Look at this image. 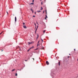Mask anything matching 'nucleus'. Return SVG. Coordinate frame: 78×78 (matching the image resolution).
Wrapping results in <instances>:
<instances>
[{
	"label": "nucleus",
	"mask_w": 78,
	"mask_h": 78,
	"mask_svg": "<svg viewBox=\"0 0 78 78\" xmlns=\"http://www.w3.org/2000/svg\"><path fill=\"white\" fill-rule=\"evenodd\" d=\"M42 4H43V2H42L41 3V5H42Z\"/></svg>",
	"instance_id": "24"
},
{
	"label": "nucleus",
	"mask_w": 78,
	"mask_h": 78,
	"mask_svg": "<svg viewBox=\"0 0 78 78\" xmlns=\"http://www.w3.org/2000/svg\"><path fill=\"white\" fill-rule=\"evenodd\" d=\"M45 12H46V13H47V10L45 11Z\"/></svg>",
	"instance_id": "31"
},
{
	"label": "nucleus",
	"mask_w": 78,
	"mask_h": 78,
	"mask_svg": "<svg viewBox=\"0 0 78 78\" xmlns=\"http://www.w3.org/2000/svg\"><path fill=\"white\" fill-rule=\"evenodd\" d=\"M41 10H42L43 9V8H42V7H41Z\"/></svg>",
	"instance_id": "12"
},
{
	"label": "nucleus",
	"mask_w": 78,
	"mask_h": 78,
	"mask_svg": "<svg viewBox=\"0 0 78 78\" xmlns=\"http://www.w3.org/2000/svg\"><path fill=\"white\" fill-rule=\"evenodd\" d=\"M37 28H38V26H37Z\"/></svg>",
	"instance_id": "32"
},
{
	"label": "nucleus",
	"mask_w": 78,
	"mask_h": 78,
	"mask_svg": "<svg viewBox=\"0 0 78 78\" xmlns=\"http://www.w3.org/2000/svg\"><path fill=\"white\" fill-rule=\"evenodd\" d=\"M43 48H41V50H42V49H43Z\"/></svg>",
	"instance_id": "28"
},
{
	"label": "nucleus",
	"mask_w": 78,
	"mask_h": 78,
	"mask_svg": "<svg viewBox=\"0 0 78 78\" xmlns=\"http://www.w3.org/2000/svg\"><path fill=\"white\" fill-rule=\"evenodd\" d=\"M32 11V12L33 13V11Z\"/></svg>",
	"instance_id": "36"
},
{
	"label": "nucleus",
	"mask_w": 78,
	"mask_h": 78,
	"mask_svg": "<svg viewBox=\"0 0 78 78\" xmlns=\"http://www.w3.org/2000/svg\"><path fill=\"white\" fill-rule=\"evenodd\" d=\"M36 23L38 25H39V24L38 23H37V22H36Z\"/></svg>",
	"instance_id": "15"
},
{
	"label": "nucleus",
	"mask_w": 78,
	"mask_h": 78,
	"mask_svg": "<svg viewBox=\"0 0 78 78\" xmlns=\"http://www.w3.org/2000/svg\"><path fill=\"white\" fill-rule=\"evenodd\" d=\"M77 61H78V58L77 59Z\"/></svg>",
	"instance_id": "37"
},
{
	"label": "nucleus",
	"mask_w": 78,
	"mask_h": 78,
	"mask_svg": "<svg viewBox=\"0 0 78 78\" xmlns=\"http://www.w3.org/2000/svg\"><path fill=\"white\" fill-rule=\"evenodd\" d=\"M28 44H33V43L32 42H29Z\"/></svg>",
	"instance_id": "3"
},
{
	"label": "nucleus",
	"mask_w": 78,
	"mask_h": 78,
	"mask_svg": "<svg viewBox=\"0 0 78 78\" xmlns=\"http://www.w3.org/2000/svg\"><path fill=\"white\" fill-rule=\"evenodd\" d=\"M16 70L15 69H12V72H14V70Z\"/></svg>",
	"instance_id": "9"
},
{
	"label": "nucleus",
	"mask_w": 78,
	"mask_h": 78,
	"mask_svg": "<svg viewBox=\"0 0 78 78\" xmlns=\"http://www.w3.org/2000/svg\"><path fill=\"white\" fill-rule=\"evenodd\" d=\"M35 32V33H36V32Z\"/></svg>",
	"instance_id": "40"
},
{
	"label": "nucleus",
	"mask_w": 78,
	"mask_h": 78,
	"mask_svg": "<svg viewBox=\"0 0 78 78\" xmlns=\"http://www.w3.org/2000/svg\"><path fill=\"white\" fill-rule=\"evenodd\" d=\"M32 4V3L31 4Z\"/></svg>",
	"instance_id": "43"
},
{
	"label": "nucleus",
	"mask_w": 78,
	"mask_h": 78,
	"mask_svg": "<svg viewBox=\"0 0 78 78\" xmlns=\"http://www.w3.org/2000/svg\"><path fill=\"white\" fill-rule=\"evenodd\" d=\"M41 12V10H38L37 11V12Z\"/></svg>",
	"instance_id": "6"
},
{
	"label": "nucleus",
	"mask_w": 78,
	"mask_h": 78,
	"mask_svg": "<svg viewBox=\"0 0 78 78\" xmlns=\"http://www.w3.org/2000/svg\"><path fill=\"white\" fill-rule=\"evenodd\" d=\"M25 23H23V25H25Z\"/></svg>",
	"instance_id": "21"
},
{
	"label": "nucleus",
	"mask_w": 78,
	"mask_h": 78,
	"mask_svg": "<svg viewBox=\"0 0 78 78\" xmlns=\"http://www.w3.org/2000/svg\"><path fill=\"white\" fill-rule=\"evenodd\" d=\"M15 76H17V73H16Z\"/></svg>",
	"instance_id": "11"
},
{
	"label": "nucleus",
	"mask_w": 78,
	"mask_h": 78,
	"mask_svg": "<svg viewBox=\"0 0 78 78\" xmlns=\"http://www.w3.org/2000/svg\"><path fill=\"white\" fill-rule=\"evenodd\" d=\"M15 21L16 22V16L15 17Z\"/></svg>",
	"instance_id": "10"
},
{
	"label": "nucleus",
	"mask_w": 78,
	"mask_h": 78,
	"mask_svg": "<svg viewBox=\"0 0 78 78\" xmlns=\"http://www.w3.org/2000/svg\"><path fill=\"white\" fill-rule=\"evenodd\" d=\"M37 28L36 29V30H35V32H36V31H37Z\"/></svg>",
	"instance_id": "18"
},
{
	"label": "nucleus",
	"mask_w": 78,
	"mask_h": 78,
	"mask_svg": "<svg viewBox=\"0 0 78 78\" xmlns=\"http://www.w3.org/2000/svg\"><path fill=\"white\" fill-rule=\"evenodd\" d=\"M30 49H28V50L27 51H30Z\"/></svg>",
	"instance_id": "19"
},
{
	"label": "nucleus",
	"mask_w": 78,
	"mask_h": 78,
	"mask_svg": "<svg viewBox=\"0 0 78 78\" xmlns=\"http://www.w3.org/2000/svg\"><path fill=\"white\" fill-rule=\"evenodd\" d=\"M30 10H31V11H33V9H31Z\"/></svg>",
	"instance_id": "16"
},
{
	"label": "nucleus",
	"mask_w": 78,
	"mask_h": 78,
	"mask_svg": "<svg viewBox=\"0 0 78 78\" xmlns=\"http://www.w3.org/2000/svg\"><path fill=\"white\" fill-rule=\"evenodd\" d=\"M7 12V13L8 15V12L7 11V12Z\"/></svg>",
	"instance_id": "22"
},
{
	"label": "nucleus",
	"mask_w": 78,
	"mask_h": 78,
	"mask_svg": "<svg viewBox=\"0 0 78 78\" xmlns=\"http://www.w3.org/2000/svg\"><path fill=\"white\" fill-rule=\"evenodd\" d=\"M34 25L36 26V27H35V28H36V23H34Z\"/></svg>",
	"instance_id": "14"
},
{
	"label": "nucleus",
	"mask_w": 78,
	"mask_h": 78,
	"mask_svg": "<svg viewBox=\"0 0 78 78\" xmlns=\"http://www.w3.org/2000/svg\"><path fill=\"white\" fill-rule=\"evenodd\" d=\"M41 39V41H42V42H44V41L42 39Z\"/></svg>",
	"instance_id": "17"
},
{
	"label": "nucleus",
	"mask_w": 78,
	"mask_h": 78,
	"mask_svg": "<svg viewBox=\"0 0 78 78\" xmlns=\"http://www.w3.org/2000/svg\"><path fill=\"white\" fill-rule=\"evenodd\" d=\"M69 55H70V54H69Z\"/></svg>",
	"instance_id": "41"
},
{
	"label": "nucleus",
	"mask_w": 78,
	"mask_h": 78,
	"mask_svg": "<svg viewBox=\"0 0 78 78\" xmlns=\"http://www.w3.org/2000/svg\"><path fill=\"white\" fill-rule=\"evenodd\" d=\"M33 17H35V16H33Z\"/></svg>",
	"instance_id": "27"
},
{
	"label": "nucleus",
	"mask_w": 78,
	"mask_h": 78,
	"mask_svg": "<svg viewBox=\"0 0 78 78\" xmlns=\"http://www.w3.org/2000/svg\"><path fill=\"white\" fill-rule=\"evenodd\" d=\"M74 51H75V49H74Z\"/></svg>",
	"instance_id": "35"
},
{
	"label": "nucleus",
	"mask_w": 78,
	"mask_h": 78,
	"mask_svg": "<svg viewBox=\"0 0 78 78\" xmlns=\"http://www.w3.org/2000/svg\"><path fill=\"white\" fill-rule=\"evenodd\" d=\"M23 27L24 28H25V29L27 28V27H26V26L25 25L23 26Z\"/></svg>",
	"instance_id": "2"
},
{
	"label": "nucleus",
	"mask_w": 78,
	"mask_h": 78,
	"mask_svg": "<svg viewBox=\"0 0 78 78\" xmlns=\"http://www.w3.org/2000/svg\"><path fill=\"white\" fill-rule=\"evenodd\" d=\"M42 0H40V1H41Z\"/></svg>",
	"instance_id": "42"
},
{
	"label": "nucleus",
	"mask_w": 78,
	"mask_h": 78,
	"mask_svg": "<svg viewBox=\"0 0 78 78\" xmlns=\"http://www.w3.org/2000/svg\"><path fill=\"white\" fill-rule=\"evenodd\" d=\"M39 41L38 42V44H39Z\"/></svg>",
	"instance_id": "25"
},
{
	"label": "nucleus",
	"mask_w": 78,
	"mask_h": 78,
	"mask_svg": "<svg viewBox=\"0 0 78 78\" xmlns=\"http://www.w3.org/2000/svg\"><path fill=\"white\" fill-rule=\"evenodd\" d=\"M25 61H27V60H25Z\"/></svg>",
	"instance_id": "33"
},
{
	"label": "nucleus",
	"mask_w": 78,
	"mask_h": 78,
	"mask_svg": "<svg viewBox=\"0 0 78 78\" xmlns=\"http://www.w3.org/2000/svg\"><path fill=\"white\" fill-rule=\"evenodd\" d=\"M68 58H70V57L69 56L68 57Z\"/></svg>",
	"instance_id": "29"
},
{
	"label": "nucleus",
	"mask_w": 78,
	"mask_h": 78,
	"mask_svg": "<svg viewBox=\"0 0 78 78\" xmlns=\"http://www.w3.org/2000/svg\"><path fill=\"white\" fill-rule=\"evenodd\" d=\"M46 63L47 65H49V62L48 61H46Z\"/></svg>",
	"instance_id": "1"
},
{
	"label": "nucleus",
	"mask_w": 78,
	"mask_h": 78,
	"mask_svg": "<svg viewBox=\"0 0 78 78\" xmlns=\"http://www.w3.org/2000/svg\"><path fill=\"white\" fill-rule=\"evenodd\" d=\"M45 16H46V17L45 18V20H47V15H46Z\"/></svg>",
	"instance_id": "4"
},
{
	"label": "nucleus",
	"mask_w": 78,
	"mask_h": 78,
	"mask_svg": "<svg viewBox=\"0 0 78 78\" xmlns=\"http://www.w3.org/2000/svg\"><path fill=\"white\" fill-rule=\"evenodd\" d=\"M38 48H37L36 49H35V50H37Z\"/></svg>",
	"instance_id": "26"
},
{
	"label": "nucleus",
	"mask_w": 78,
	"mask_h": 78,
	"mask_svg": "<svg viewBox=\"0 0 78 78\" xmlns=\"http://www.w3.org/2000/svg\"><path fill=\"white\" fill-rule=\"evenodd\" d=\"M34 48V46H32V47H31V48H30V49H32V48Z\"/></svg>",
	"instance_id": "7"
},
{
	"label": "nucleus",
	"mask_w": 78,
	"mask_h": 78,
	"mask_svg": "<svg viewBox=\"0 0 78 78\" xmlns=\"http://www.w3.org/2000/svg\"><path fill=\"white\" fill-rule=\"evenodd\" d=\"M33 60H34V58H33Z\"/></svg>",
	"instance_id": "30"
},
{
	"label": "nucleus",
	"mask_w": 78,
	"mask_h": 78,
	"mask_svg": "<svg viewBox=\"0 0 78 78\" xmlns=\"http://www.w3.org/2000/svg\"><path fill=\"white\" fill-rule=\"evenodd\" d=\"M44 11L43 12V13H44Z\"/></svg>",
	"instance_id": "38"
},
{
	"label": "nucleus",
	"mask_w": 78,
	"mask_h": 78,
	"mask_svg": "<svg viewBox=\"0 0 78 78\" xmlns=\"http://www.w3.org/2000/svg\"><path fill=\"white\" fill-rule=\"evenodd\" d=\"M60 63H61L60 62H58V65H59V66H60Z\"/></svg>",
	"instance_id": "8"
},
{
	"label": "nucleus",
	"mask_w": 78,
	"mask_h": 78,
	"mask_svg": "<svg viewBox=\"0 0 78 78\" xmlns=\"http://www.w3.org/2000/svg\"><path fill=\"white\" fill-rule=\"evenodd\" d=\"M38 46H39V44H37V47H38Z\"/></svg>",
	"instance_id": "20"
},
{
	"label": "nucleus",
	"mask_w": 78,
	"mask_h": 78,
	"mask_svg": "<svg viewBox=\"0 0 78 78\" xmlns=\"http://www.w3.org/2000/svg\"><path fill=\"white\" fill-rule=\"evenodd\" d=\"M2 34V32H1V33H0V35H1V34Z\"/></svg>",
	"instance_id": "23"
},
{
	"label": "nucleus",
	"mask_w": 78,
	"mask_h": 78,
	"mask_svg": "<svg viewBox=\"0 0 78 78\" xmlns=\"http://www.w3.org/2000/svg\"><path fill=\"white\" fill-rule=\"evenodd\" d=\"M34 0H33L32 2H34Z\"/></svg>",
	"instance_id": "34"
},
{
	"label": "nucleus",
	"mask_w": 78,
	"mask_h": 78,
	"mask_svg": "<svg viewBox=\"0 0 78 78\" xmlns=\"http://www.w3.org/2000/svg\"><path fill=\"white\" fill-rule=\"evenodd\" d=\"M35 14H36V12H35Z\"/></svg>",
	"instance_id": "39"
},
{
	"label": "nucleus",
	"mask_w": 78,
	"mask_h": 78,
	"mask_svg": "<svg viewBox=\"0 0 78 78\" xmlns=\"http://www.w3.org/2000/svg\"><path fill=\"white\" fill-rule=\"evenodd\" d=\"M38 37H39V35H37V37L36 38L37 39H38Z\"/></svg>",
	"instance_id": "5"
},
{
	"label": "nucleus",
	"mask_w": 78,
	"mask_h": 78,
	"mask_svg": "<svg viewBox=\"0 0 78 78\" xmlns=\"http://www.w3.org/2000/svg\"><path fill=\"white\" fill-rule=\"evenodd\" d=\"M45 30H44V31H43V33H45Z\"/></svg>",
	"instance_id": "13"
}]
</instances>
